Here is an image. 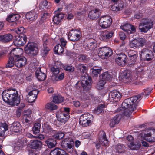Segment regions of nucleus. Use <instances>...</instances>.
Returning <instances> with one entry per match:
<instances>
[{"label":"nucleus","instance_id":"nucleus-2","mask_svg":"<svg viewBox=\"0 0 155 155\" xmlns=\"http://www.w3.org/2000/svg\"><path fill=\"white\" fill-rule=\"evenodd\" d=\"M144 95V93L143 92L124 100L121 106L122 108L125 110L124 113V115L129 117L130 115L136 109V105L134 103Z\"/></svg>","mask_w":155,"mask_h":155},{"label":"nucleus","instance_id":"nucleus-1","mask_svg":"<svg viewBox=\"0 0 155 155\" xmlns=\"http://www.w3.org/2000/svg\"><path fill=\"white\" fill-rule=\"evenodd\" d=\"M3 101L9 105L18 106L20 102V96L15 89H8L4 90L2 94Z\"/></svg>","mask_w":155,"mask_h":155},{"label":"nucleus","instance_id":"nucleus-59","mask_svg":"<svg viewBox=\"0 0 155 155\" xmlns=\"http://www.w3.org/2000/svg\"><path fill=\"white\" fill-rule=\"evenodd\" d=\"M23 144L22 142H18L17 143V145L16 147L17 149H22L23 147Z\"/></svg>","mask_w":155,"mask_h":155},{"label":"nucleus","instance_id":"nucleus-19","mask_svg":"<svg viewBox=\"0 0 155 155\" xmlns=\"http://www.w3.org/2000/svg\"><path fill=\"white\" fill-rule=\"evenodd\" d=\"M114 33L105 31H103L101 35L100 39L104 41H107L113 35Z\"/></svg>","mask_w":155,"mask_h":155},{"label":"nucleus","instance_id":"nucleus-28","mask_svg":"<svg viewBox=\"0 0 155 155\" xmlns=\"http://www.w3.org/2000/svg\"><path fill=\"white\" fill-rule=\"evenodd\" d=\"M25 17L28 20L35 21L37 18L38 14L34 11H31L26 14Z\"/></svg>","mask_w":155,"mask_h":155},{"label":"nucleus","instance_id":"nucleus-26","mask_svg":"<svg viewBox=\"0 0 155 155\" xmlns=\"http://www.w3.org/2000/svg\"><path fill=\"white\" fill-rule=\"evenodd\" d=\"M12 38V35L10 33L0 35V41L4 43H7L11 41Z\"/></svg>","mask_w":155,"mask_h":155},{"label":"nucleus","instance_id":"nucleus-25","mask_svg":"<svg viewBox=\"0 0 155 155\" xmlns=\"http://www.w3.org/2000/svg\"><path fill=\"white\" fill-rule=\"evenodd\" d=\"M21 126L18 122H15L11 124L10 129L11 130L15 132H18L21 129Z\"/></svg>","mask_w":155,"mask_h":155},{"label":"nucleus","instance_id":"nucleus-11","mask_svg":"<svg viewBox=\"0 0 155 155\" xmlns=\"http://www.w3.org/2000/svg\"><path fill=\"white\" fill-rule=\"evenodd\" d=\"M80 32L78 29L71 30L69 33L68 36V39L71 41H75L80 38Z\"/></svg>","mask_w":155,"mask_h":155},{"label":"nucleus","instance_id":"nucleus-44","mask_svg":"<svg viewBox=\"0 0 155 155\" xmlns=\"http://www.w3.org/2000/svg\"><path fill=\"white\" fill-rule=\"evenodd\" d=\"M130 58V60L129 61V64L130 65H133L135 64L136 62L137 56L136 54H134L133 55L128 54Z\"/></svg>","mask_w":155,"mask_h":155},{"label":"nucleus","instance_id":"nucleus-13","mask_svg":"<svg viewBox=\"0 0 155 155\" xmlns=\"http://www.w3.org/2000/svg\"><path fill=\"white\" fill-rule=\"evenodd\" d=\"M115 62L119 66H124L127 63V57L123 53L119 54L118 57L115 59Z\"/></svg>","mask_w":155,"mask_h":155},{"label":"nucleus","instance_id":"nucleus-51","mask_svg":"<svg viewBox=\"0 0 155 155\" xmlns=\"http://www.w3.org/2000/svg\"><path fill=\"white\" fill-rule=\"evenodd\" d=\"M44 127L45 131L46 132L49 133L52 132L53 130L52 128L47 123L45 124L44 125Z\"/></svg>","mask_w":155,"mask_h":155},{"label":"nucleus","instance_id":"nucleus-17","mask_svg":"<svg viewBox=\"0 0 155 155\" xmlns=\"http://www.w3.org/2000/svg\"><path fill=\"white\" fill-rule=\"evenodd\" d=\"M27 61V59L24 57L17 58L15 59V65L18 68L22 67L25 66Z\"/></svg>","mask_w":155,"mask_h":155},{"label":"nucleus","instance_id":"nucleus-46","mask_svg":"<svg viewBox=\"0 0 155 155\" xmlns=\"http://www.w3.org/2000/svg\"><path fill=\"white\" fill-rule=\"evenodd\" d=\"M125 149V146L121 144H118L115 147L116 151L119 153H122L124 151Z\"/></svg>","mask_w":155,"mask_h":155},{"label":"nucleus","instance_id":"nucleus-41","mask_svg":"<svg viewBox=\"0 0 155 155\" xmlns=\"http://www.w3.org/2000/svg\"><path fill=\"white\" fill-rule=\"evenodd\" d=\"M41 127V124L38 123H35L34 126L32 128V130L34 134L38 133L40 131Z\"/></svg>","mask_w":155,"mask_h":155},{"label":"nucleus","instance_id":"nucleus-38","mask_svg":"<svg viewBox=\"0 0 155 155\" xmlns=\"http://www.w3.org/2000/svg\"><path fill=\"white\" fill-rule=\"evenodd\" d=\"M15 65V58L12 56H10L9 57L8 62L6 67V68H11Z\"/></svg>","mask_w":155,"mask_h":155},{"label":"nucleus","instance_id":"nucleus-12","mask_svg":"<svg viewBox=\"0 0 155 155\" xmlns=\"http://www.w3.org/2000/svg\"><path fill=\"white\" fill-rule=\"evenodd\" d=\"M98 55L99 56L110 57L112 54L111 49L108 47H103L98 49Z\"/></svg>","mask_w":155,"mask_h":155},{"label":"nucleus","instance_id":"nucleus-21","mask_svg":"<svg viewBox=\"0 0 155 155\" xmlns=\"http://www.w3.org/2000/svg\"><path fill=\"white\" fill-rule=\"evenodd\" d=\"M120 28L128 34L134 32L135 31L134 26L132 25L126 24L120 27Z\"/></svg>","mask_w":155,"mask_h":155},{"label":"nucleus","instance_id":"nucleus-22","mask_svg":"<svg viewBox=\"0 0 155 155\" xmlns=\"http://www.w3.org/2000/svg\"><path fill=\"white\" fill-rule=\"evenodd\" d=\"M101 13L99 9H95L91 11L89 13L88 16L91 19H96L100 15Z\"/></svg>","mask_w":155,"mask_h":155},{"label":"nucleus","instance_id":"nucleus-8","mask_svg":"<svg viewBox=\"0 0 155 155\" xmlns=\"http://www.w3.org/2000/svg\"><path fill=\"white\" fill-rule=\"evenodd\" d=\"M139 139H143L150 142H155V130H151L149 133L142 132L138 136Z\"/></svg>","mask_w":155,"mask_h":155},{"label":"nucleus","instance_id":"nucleus-10","mask_svg":"<svg viewBox=\"0 0 155 155\" xmlns=\"http://www.w3.org/2000/svg\"><path fill=\"white\" fill-rule=\"evenodd\" d=\"M120 93L116 90L111 91L109 94V100L112 102H116L119 101L121 98Z\"/></svg>","mask_w":155,"mask_h":155},{"label":"nucleus","instance_id":"nucleus-14","mask_svg":"<svg viewBox=\"0 0 155 155\" xmlns=\"http://www.w3.org/2000/svg\"><path fill=\"white\" fill-rule=\"evenodd\" d=\"M20 18L19 15L12 13L9 15L6 19V20L9 22H12L11 25L16 27L17 25V23L18 22L17 21Z\"/></svg>","mask_w":155,"mask_h":155},{"label":"nucleus","instance_id":"nucleus-27","mask_svg":"<svg viewBox=\"0 0 155 155\" xmlns=\"http://www.w3.org/2000/svg\"><path fill=\"white\" fill-rule=\"evenodd\" d=\"M132 74V72L130 70L126 69L122 71L121 74V77L123 79L130 80L131 78Z\"/></svg>","mask_w":155,"mask_h":155},{"label":"nucleus","instance_id":"nucleus-37","mask_svg":"<svg viewBox=\"0 0 155 155\" xmlns=\"http://www.w3.org/2000/svg\"><path fill=\"white\" fill-rule=\"evenodd\" d=\"M102 81H110L112 78V75L107 72H105L101 75Z\"/></svg>","mask_w":155,"mask_h":155},{"label":"nucleus","instance_id":"nucleus-50","mask_svg":"<svg viewBox=\"0 0 155 155\" xmlns=\"http://www.w3.org/2000/svg\"><path fill=\"white\" fill-rule=\"evenodd\" d=\"M64 68L66 71L71 73L73 72L74 70V67L70 65H65L64 66Z\"/></svg>","mask_w":155,"mask_h":155},{"label":"nucleus","instance_id":"nucleus-54","mask_svg":"<svg viewBox=\"0 0 155 155\" xmlns=\"http://www.w3.org/2000/svg\"><path fill=\"white\" fill-rule=\"evenodd\" d=\"M26 30L23 27H21L18 28V30L16 31L17 33L18 34H22L25 32Z\"/></svg>","mask_w":155,"mask_h":155},{"label":"nucleus","instance_id":"nucleus-40","mask_svg":"<svg viewBox=\"0 0 155 155\" xmlns=\"http://www.w3.org/2000/svg\"><path fill=\"white\" fill-rule=\"evenodd\" d=\"M54 51L56 53L59 54L62 53L64 51V48L60 44L57 45L54 48Z\"/></svg>","mask_w":155,"mask_h":155},{"label":"nucleus","instance_id":"nucleus-42","mask_svg":"<svg viewBox=\"0 0 155 155\" xmlns=\"http://www.w3.org/2000/svg\"><path fill=\"white\" fill-rule=\"evenodd\" d=\"M92 70L91 75L93 77H97L98 74L100 73L102 70L101 68L95 69L93 68L91 69Z\"/></svg>","mask_w":155,"mask_h":155},{"label":"nucleus","instance_id":"nucleus-34","mask_svg":"<svg viewBox=\"0 0 155 155\" xmlns=\"http://www.w3.org/2000/svg\"><path fill=\"white\" fill-rule=\"evenodd\" d=\"M93 41H89L87 44L88 48L91 50H94L97 47V44L96 41L94 40Z\"/></svg>","mask_w":155,"mask_h":155},{"label":"nucleus","instance_id":"nucleus-5","mask_svg":"<svg viewBox=\"0 0 155 155\" xmlns=\"http://www.w3.org/2000/svg\"><path fill=\"white\" fill-rule=\"evenodd\" d=\"M140 58L141 60L150 61L154 58L153 52L147 48L142 49L140 52Z\"/></svg>","mask_w":155,"mask_h":155},{"label":"nucleus","instance_id":"nucleus-24","mask_svg":"<svg viewBox=\"0 0 155 155\" xmlns=\"http://www.w3.org/2000/svg\"><path fill=\"white\" fill-rule=\"evenodd\" d=\"M42 145V142L38 140H34L31 141L30 146L31 147L35 149H40Z\"/></svg>","mask_w":155,"mask_h":155},{"label":"nucleus","instance_id":"nucleus-64","mask_svg":"<svg viewBox=\"0 0 155 155\" xmlns=\"http://www.w3.org/2000/svg\"><path fill=\"white\" fill-rule=\"evenodd\" d=\"M44 48L43 50V54L45 55L48 54V52L50 51V49L47 47H44Z\"/></svg>","mask_w":155,"mask_h":155},{"label":"nucleus","instance_id":"nucleus-55","mask_svg":"<svg viewBox=\"0 0 155 155\" xmlns=\"http://www.w3.org/2000/svg\"><path fill=\"white\" fill-rule=\"evenodd\" d=\"M28 95L29 96L28 97V102L30 103H32L34 102L37 98L31 95Z\"/></svg>","mask_w":155,"mask_h":155},{"label":"nucleus","instance_id":"nucleus-4","mask_svg":"<svg viewBox=\"0 0 155 155\" xmlns=\"http://www.w3.org/2000/svg\"><path fill=\"white\" fill-rule=\"evenodd\" d=\"M153 21L149 19L143 18L141 20L139 26V29L141 32H147L153 27Z\"/></svg>","mask_w":155,"mask_h":155},{"label":"nucleus","instance_id":"nucleus-47","mask_svg":"<svg viewBox=\"0 0 155 155\" xmlns=\"http://www.w3.org/2000/svg\"><path fill=\"white\" fill-rule=\"evenodd\" d=\"M61 150L59 148H56L51 151L50 155H61Z\"/></svg>","mask_w":155,"mask_h":155},{"label":"nucleus","instance_id":"nucleus-57","mask_svg":"<svg viewBox=\"0 0 155 155\" xmlns=\"http://www.w3.org/2000/svg\"><path fill=\"white\" fill-rule=\"evenodd\" d=\"M88 117L87 114H83L81 115L79 118V121L81 120V119H83L84 120H88Z\"/></svg>","mask_w":155,"mask_h":155},{"label":"nucleus","instance_id":"nucleus-29","mask_svg":"<svg viewBox=\"0 0 155 155\" xmlns=\"http://www.w3.org/2000/svg\"><path fill=\"white\" fill-rule=\"evenodd\" d=\"M45 143L48 147L50 148L54 147L57 144L56 140L52 138L48 139L45 141Z\"/></svg>","mask_w":155,"mask_h":155},{"label":"nucleus","instance_id":"nucleus-18","mask_svg":"<svg viewBox=\"0 0 155 155\" xmlns=\"http://www.w3.org/2000/svg\"><path fill=\"white\" fill-rule=\"evenodd\" d=\"M23 51L22 49L20 48H16L12 50L9 53V55L14 57L15 59L17 58L21 57Z\"/></svg>","mask_w":155,"mask_h":155},{"label":"nucleus","instance_id":"nucleus-49","mask_svg":"<svg viewBox=\"0 0 155 155\" xmlns=\"http://www.w3.org/2000/svg\"><path fill=\"white\" fill-rule=\"evenodd\" d=\"M64 136V134L63 133H59L54 134V138L58 140H60L62 139Z\"/></svg>","mask_w":155,"mask_h":155},{"label":"nucleus","instance_id":"nucleus-58","mask_svg":"<svg viewBox=\"0 0 155 155\" xmlns=\"http://www.w3.org/2000/svg\"><path fill=\"white\" fill-rule=\"evenodd\" d=\"M55 16L57 17L61 21L62 20V19L64 18V15L63 14L61 13H58Z\"/></svg>","mask_w":155,"mask_h":155},{"label":"nucleus","instance_id":"nucleus-63","mask_svg":"<svg viewBox=\"0 0 155 155\" xmlns=\"http://www.w3.org/2000/svg\"><path fill=\"white\" fill-rule=\"evenodd\" d=\"M22 109L21 108H18L16 110V115L18 117H19L20 116Z\"/></svg>","mask_w":155,"mask_h":155},{"label":"nucleus","instance_id":"nucleus-6","mask_svg":"<svg viewBox=\"0 0 155 155\" xmlns=\"http://www.w3.org/2000/svg\"><path fill=\"white\" fill-rule=\"evenodd\" d=\"M81 81L78 82L76 85L81 87L83 88L84 90L87 91L91 87L90 82L89 81H91V78L89 77L87 79L86 76L83 75L81 77Z\"/></svg>","mask_w":155,"mask_h":155},{"label":"nucleus","instance_id":"nucleus-35","mask_svg":"<svg viewBox=\"0 0 155 155\" xmlns=\"http://www.w3.org/2000/svg\"><path fill=\"white\" fill-rule=\"evenodd\" d=\"M139 48L143 47L147 45V41L145 38H139L137 39Z\"/></svg>","mask_w":155,"mask_h":155},{"label":"nucleus","instance_id":"nucleus-9","mask_svg":"<svg viewBox=\"0 0 155 155\" xmlns=\"http://www.w3.org/2000/svg\"><path fill=\"white\" fill-rule=\"evenodd\" d=\"M112 22V19L110 16H105L100 18L99 24L102 28H106L110 25Z\"/></svg>","mask_w":155,"mask_h":155},{"label":"nucleus","instance_id":"nucleus-61","mask_svg":"<svg viewBox=\"0 0 155 155\" xmlns=\"http://www.w3.org/2000/svg\"><path fill=\"white\" fill-rule=\"evenodd\" d=\"M61 44V45L62 47H65L67 41H66L63 38H61L60 40Z\"/></svg>","mask_w":155,"mask_h":155},{"label":"nucleus","instance_id":"nucleus-33","mask_svg":"<svg viewBox=\"0 0 155 155\" xmlns=\"http://www.w3.org/2000/svg\"><path fill=\"white\" fill-rule=\"evenodd\" d=\"M141 145L140 142H131L128 146L129 148L132 150H137L140 148Z\"/></svg>","mask_w":155,"mask_h":155},{"label":"nucleus","instance_id":"nucleus-39","mask_svg":"<svg viewBox=\"0 0 155 155\" xmlns=\"http://www.w3.org/2000/svg\"><path fill=\"white\" fill-rule=\"evenodd\" d=\"M64 99V98L61 95L55 96L54 97L53 102L55 103H59L63 102Z\"/></svg>","mask_w":155,"mask_h":155},{"label":"nucleus","instance_id":"nucleus-31","mask_svg":"<svg viewBox=\"0 0 155 155\" xmlns=\"http://www.w3.org/2000/svg\"><path fill=\"white\" fill-rule=\"evenodd\" d=\"M120 116L119 115H116L113 119L111 120L110 123V127H114L115 125L119 123L120 119Z\"/></svg>","mask_w":155,"mask_h":155},{"label":"nucleus","instance_id":"nucleus-43","mask_svg":"<svg viewBox=\"0 0 155 155\" xmlns=\"http://www.w3.org/2000/svg\"><path fill=\"white\" fill-rule=\"evenodd\" d=\"M105 104H100L97 109L94 110V113L97 114H99L101 113L103 111V108L105 107Z\"/></svg>","mask_w":155,"mask_h":155},{"label":"nucleus","instance_id":"nucleus-20","mask_svg":"<svg viewBox=\"0 0 155 155\" xmlns=\"http://www.w3.org/2000/svg\"><path fill=\"white\" fill-rule=\"evenodd\" d=\"M99 135L101 136L99 139L100 143L102 146H107L108 145V142L106 138L105 132L103 131H100Z\"/></svg>","mask_w":155,"mask_h":155},{"label":"nucleus","instance_id":"nucleus-48","mask_svg":"<svg viewBox=\"0 0 155 155\" xmlns=\"http://www.w3.org/2000/svg\"><path fill=\"white\" fill-rule=\"evenodd\" d=\"M130 47L131 48H138L139 46L137 39L132 41L129 44Z\"/></svg>","mask_w":155,"mask_h":155},{"label":"nucleus","instance_id":"nucleus-15","mask_svg":"<svg viewBox=\"0 0 155 155\" xmlns=\"http://www.w3.org/2000/svg\"><path fill=\"white\" fill-rule=\"evenodd\" d=\"M26 41L27 37L26 35L22 34L15 39L14 42L18 46H20L25 44Z\"/></svg>","mask_w":155,"mask_h":155},{"label":"nucleus","instance_id":"nucleus-53","mask_svg":"<svg viewBox=\"0 0 155 155\" xmlns=\"http://www.w3.org/2000/svg\"><path fill=\"white\" fill-rule=\"evenodd\" d=\"M51 70L52 73L55 74H58L60 72L59 69L57 68L56 66L52 67L51 68Z\"/></svg>","mask_w":155,"mask_h":155},{"label":"nucleus","instance_id":"nucleus-7","mask_svg":"<svg viewBox=\"0 0 155 155\" xmlns=\"http://www.w3.org/2000/svg\"><path fill=\"white\" fill-rule=\"evenodd\" d=\"M61 145L64 149L71 153L73 150L72 147L74 145V141L71 138H66L62 141Z\"/></svg>","mask_w":155,"mask_h":155},{"label":"nucleus","instance_id":"nucleus-52","mask_svg":"<svg viewBox=\"0 0 155 155\" xmlns=\"http://www.w3.org/2000/svg\"><path fill=\"white\" fill-rule=\"evenodd\" d=\"M39 92V91L37 90H33L29 92L28 95H31L37 98Z\"/></svg>","mask_w":155,"mask_h":155},{"label":"nucleus","instance_id":"nucleus-56","mask_svg":"<svg viewBox=\"0 0 155 155\" xmlns=\"http://www.w3.org/2000/svg\"><path fill=\"white\" fill-rule=\"evenodd\" d=\"M152 89L150 88H147L143 91L145 94V95L147 96L148 95L151 93Z\"/></svg>","mask_w":155,"mask_h":155},{"label":"nucleus","instance_id":"nucleus-30","mask_svg":"<svg viewBox=\"0 0 155 155\" xmlns=\"http://www.w3.org/2000/svg\"><path fill=\"white\" fill-rule=\"evenodd\" d=\"M8 130V126L6 123H0V137L4 136L5 131Z\"/></svg>","mask_w":155,"mask_h":155},{"label":"nucleus","instance_id":"nucleus-45","mask_svg":"<svg viewBox=\"0 0 155 155\" xmlns=\"http://www.w3.org/2000/svg\"><path fill=\"white\" fill-rule=\"evenodd\" d=\"M91 120H84L83 119H81V120L79 121V123L83 126L87 127L91 124Z\"/></svg>","mask_w":155,"mask_h":155},{"label":"nucleus","instance_id":"nucleus-62","mask_svg":"<svg viewBox=\"0 0 155 155\" xmlns=\"http://www.w3.org/2000/svg\"><path fill=\"white\" fill-rule=\"evenodd\" d=\"M143 16V14L142 13H139L136 14L134 17V18L136 19H139Z\"/></svg>","mask_w":155,"mask_h":155},{"label":"nucleus","instance_id":"nucleus-32","mask_svg":"<svg viewBox=\"0 0 155 155\" xmlns=\"http://www.w3.org/2000/svg\"><path fill=\"white\" fill-rule=\"evenodd\" d=\"M76 67L77 69L81 73H86L87 72V66L84 64L81 63L77 64L76 65Z\"/></svg>","mask_w":155,"mask_h":155},{"label":"nucleus","instance_id":"nucleus-36","mask_svg":"<svg viewBox=\"0 0 155 155\" xmlns=\"http://www.w3.org/2000/svg\"><path fill=\"white\" fill-rule=\"evenodd\" d=\"M45 107L46 109L53 110H57L58 107L53 103L50 102L47 103L45 105Z\"/></svg>","mask_w":155,"mask_h":155},{"label":"nucleus","instance_id":"nucleus-60","mask_svg":"<svg viewBox=\"0 0 155 155\" xmlns=\"http://www.w3.org/2000/svg\"><path fill=\"white\" fill-rule=\"evenodd\" d=\"M53 21L54 23L57 24H58L61 21L58 18L55 16L53 18Z\"/></svg>","mask_w":155,"mask_h":155},{"label":"nucleus","instance_id":"nucleus-23","mask_svg":"<svg viewBox=\"0 0 155 155\" xmlns=\"http://www.w3.org/2000/svg\"><path fill=\"white\" fill-rule=\"evenodd\" d=\"M35 75L38 79L41 81L45 80L46 77L45 73L42 72L41 68H39L36 71Z\"/></svg>","mask_w":155,"mask_h":155},{"label":"nucleus","instance_id":"nucleus-3","mask_svg":"<svg viewBox=\"0 0 155 155\" xmlns=\"http://www.w3.org/2000/svg\"><path fill=\"white\" fill-rule=\"evenodd\" d=\"M25 51L27 55L33 58L37 55L39 51L37 45L35 43H28L25 48Z\"/></svg>","mask_w":155,"mask_h":155},{"label":"nucleus","instance_id":"nucleus-16","mask_svg":"<svg viewBox=\"0 0 155 155\" xmlns=\"http://www.w3.org/2000/svg\"><path fill=\"white\" fill-rule=\"evenodd\" d=\"M57 118L58 121L61 123H65L69 118V115L64 112H60L56 114Z\"/></svg>","mask_w":155,"mask_h":155}]
</instances>
